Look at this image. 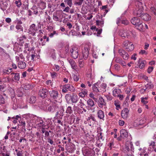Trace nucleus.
Masks as SVG:
<instances>
[{"label": "nucleus", "instance_id": "4be33fe9", "mask_svg": "<svg viewBox=\"0 0 156 156\" xmlns=\"http://www.w3.org/2000/svg\"><path fill=\"white\" fill-rule=\"evenodd\" d=\"M63 116V113H59V112L58 111L56 112L55 116L54 118V119L55 120L62 119Z\"/></svg>", "mask_w": 156, "mask_h": 156}, {"label": "nucleus", "instance_id": "37998d69", "mask_svg": "<svg viewBox=\"0 0 156 156\" xmlns=\"http://www.w3.org/2000/svg\"><path fill=\"white\" fill-rule=\"evenodd\" d=\"M15 3L16 4V6L19 8L22 5V3L21 2V0L16 1H15Z\"/></svg>", "mask_w": 156, "mask_h": 156}, {"label": "nucleus", "instance_id": "13d9d810", "mask_svg": "<svg viewBox=\"0 0 156 156\" xmlns=\"http://www.w3.org/2000/svg\"><path fill=\"white\" fill-rule=\"evenodd\" d=\"M26 38V37L25 35H22V36L20 37L19 38V40L20 41H23L24 40H25Z\"/></svg>", "mask_w": 156, "mask_h": 156}, {"label": "nucleus", "instance_id": "69168bd1", "mask_svg": "<svg viewBox=\"0 0 156 156\" xmlns=\"http://www.w3.org/2000/svg\"><path fill=\"white\" fill-rule=\"evenodd\" d=\"M51 75L52 78H54L55 77H57V74L55 72H53L51 73Z\"/></svg>", "mask_w": 156, "mask_h": 156}, {"label": "nucleus", "instance_id": "ea45409f", "mask_svg": "<svg viewBox=\"0 0 156 156\" xmlns=\"http://www.w3.org/2000/svg\"><path fill=\"white\" fill-rule=\"evenodd\" d=\"M96 84H95L93 85L92 89L93 91L95 92H98L99 91L97 87H96Z\"/></svg>", "mask_w": 156, "mask_h": 156}, {"label": "nucleus", "instance_id": "338daca9", "mask_svg": "<svg viewBox=\"0 0 156 156\" xmlns=\"http://www.w3.org/2000/svg\"><path fill=\"white\" fill-rule=\"evenodd\" d=\"M121 23L124 25H127L129 23V21L127 20H122Z\"/></svg>", "mask_w": 156, "mask_h": 156}, {"label": "nucleus", "instance_id": "2f4dec72", "mask_svg": "<svg viewBox=\"0 0 156 156\" xmlns=\"http://www.w3.org/2000/svg\"><path fill=\"white\" fill-rule=\"evenodd\" d=\"M36 101V97L34 96H31L29 100V103L30 104L34 103Z\"/></svg>", "mask_w": 156, "mask_h": 156}, {"label": "nucleus", "instance_id": "a19ab883", "mask_svg": "<svg viewBox=\"0 0 156 156\" xmlns=\"http://www.w3.org/2000/svg\"><path fill=\"white\" fill-rule=\"evenodd\" d=\"M149 146L152 147V148L154 149L155 146V142L154 141H152L151 142L149 143Z\"/></svg>", "mask_w": 156, "mask_h": 156}, {"label": "nucleus", "instance_id": "a878e982", "mask_svg": "<svg viewBox=\"0 0 156 156\" xmlns=\"http://www.w3.org/2000/svg\"><path fill=\"white\" fill-rule=\"evenodd\" d=\"M48 105V104L47 103L46 101L44 100L42 101V104L41 106L42 108L44 110H45Z\"/></svg>", "mask_w": 156, "mask_h": 156}, {"label": "nucleus", "instance_id": "680f3d73", "mask_svg": "<svg viewBox=\"0 0 156 156\" xmlns=\"http://www.w3.org/2000/svg\"><path fill=\"white\" fill-rule=\"evenodd\" d=\"M55 34L57 35L58 33L56 32V31H53V33H51L49 34V36L50 37H53V36Z\"/></svg>", "mask_w": 156, "mask_h": 156}, {"label": "nucleus", "instance_id": "58836bf2", "mask_svg": "<svg viewBox=\"0 0 156 156\" xmlns=\"http://www.w3.org/2000/svg\"><path fill=\"white\" fill-rule=\"evenodd\" d=\"M90 120L93 121L94 122L96 121L94 117L92 115H90L88 117L87 119V121L88 122H89L90 121Z\"/></svg>", "mask_w": 156, "mask_h": 156}, {"label": "nucleus", "instance_id": "2eb2a0df", "mask_svg": "<svg viewBox=\"0 0 156 156\" xmlns=\"http://www.w3.org/2000/svg\"><path fill=\"white\" fill-rule=\"evenodd\" d=\"M136 8L138 9H143V4L140 0H136L135 2Z\"/></svg>", "mask_w": 156, "mask_h": 156}, {"label": "nucleus", "instance_id": "de8ad7c7", "mask_svg": "<svg viewBox=\"0 0 156 156\" xmlns=\"http://www.w3.org/2000/svg\"><path fill=\"white\" fill-rule=\"evenodd\" d=\"M78 63L80 67L82 68L83 66L84 62L81 59L79 60Z\"/></svg>", "mask_w": 156, "mask_h": 156}, {"label": "nucleus", "instance_id": "bf43d9fd", "mask_svg": "<svg viewBox=\"0 0 156 156\" xmlns=\"http://www.w3.org/2000/svg\"><path fill=\"white\" fill-rule=\"evenodd\" d=\"M72 0H67L66 2L67 3L70 7H71L72 5Z\"/></svg>", "mask_w": 156, "mask_h": 156}, {"label": "nucleus", "instance_id": "6ab92c4d", "mask_svg": "<svg viewBox=\"0 0 156 156\" xmlns=\"http://www.w3.org/2000/svg\"><path fill=\"white\" fill-rule=\"evenodd\" d=\"M26 136L27 139L29 141H31L32 143L34 142V141L33 140V138L34 135L32 132H31L30 133H27Z\"/></svg>", "mask_w": 156, "mask_h": 156}, {"label": "nucleus", "instance_id": "864d4df0", "mask_svg": "<svg viewBox=\"0 0 156 156\" xmlns=\"http://www.w3.org/2000/svg\"><path fill=\"white\" fill-rule=\"evenodd\" d=\"M96 144H97V146L98 147H101L103 145V143L102 142H101L100 140H98L97 141Z\"/></svg>", "mask_w": 156, "mask_h": 156}, {"label": "nucleus", "instance_id": "603ef678", "mask_svg": "<svg viewBox=\"0 0 156 156\" xmlns=\"http://www.w3.org/2000/svg\"><path fill=\"white\" fill-rule=\"evenodd\" d=\"M17 94L19 97H22L23 95V92L19 90H18L17 91Z\"/></svg>", "mask_w": 156, "mask_h": 156}, {"label": "nucleus", "instance_id": "473e14b6", "mask_svg": "<svg viewBox=\"0 0 156 156\" xmlns=\"http://www.w3.org/2000/svg\"><path fill=\"white\" fill-rule=\"evenodd\" d=\"M120 90L115 89L113 91V95L114 97H116L119 94Z\"/></svg>", "mask_w": 156, "mask_h": 156}, {"label": "nucleus", "instance_id": "f704fd0d", "mask_svg": "<svg viewBox=\"0 0 156 156\" xmlns=\"http://www.w3.org/2000/svg\"><path fill=\"white\" fill-rule=\"evenodd\" d=\"M66 113L71 114L73 113V110L71 106H68L66 109Z\"/></svg>", "mask_w": 156, "mask_h": 156}, {"label": "nucleus", "instance_id": "9b49d317", "mask_svg": "<svg viewBox=\"0 0 156 156\" xmlns=\"http://www.w3.org/2000/svg\"><path fill=\"white\" fill-rule=\"evenodd\" d=\"M98 104V106L101 108H102L103 106H105L106 105V103L102 97L99 98Z\"/></svg>", "mask_w": 156, "mask_h": 156}, {"label": "nucleus", "instance_id": "6e6d98bb", "mask_svg": "<svg viewBox=\"0 0 156 156\" xmlns=\"http://www.w3.org/2000/svg\"><path fill=\"white\" fill-rule=\"evenodd\" d=\"M154 69L153 66H149L147 69V72L148 73H150Z\"/></svg>", "mask_w": 156, "mask_h": 156}, {"label": "nucleus", "instance_id": "5fc2aeb1", "mask_svg": "<svg viewBox=\"0 0 156 156\" xmlns=\"http://www.w3.org/2000/svg\"><path fill=\"white\" fill-rule=\"evenodd\" d=\"M12 69L10 68L9 69V70L8 69H4L3 70V72L4 74H8L10 73Z\"/></svg>", "mask_w": 156, "mask_h": 156}, {"label": "nucleus", "instance_id": "49530a36", "mask_svg": "<svg viewBox=\"0 0 156 156\" xmlns=\"http://www.w3.org/2000/svg\"><path fill=\"white\" fill-rule=\"evenodd\" d=\"M151 11L154 15L156 16V9L154 7H151L150 8Z\"/></svg>", "mask_w": 156, "mask_h": 156}, {"label": "nucleus", "instance_id": "4d7b16f0", "mask_svg": "<svg viewBox=\"0 0 156 156\" xmlns=\"http://www.w3.org/2000/svg\"><path fill=\"white\" fill-rule=\"evenodd\" d=\"M23 153L22 151H19L16 153L17 156H23Z\"/></svg>", "mask_w": 156, "mask_h": 156}, {"label": "nucleus", "instance_id": "b1692460", "mask_svg": "<svg viewBox=\"0 0 156 156\" xmlns=\"http://www.w3.org/2000/svg\"><path fill=\"white\" fill-rule=\"evenodd\" d=\"M98 116L100 119H103L104 117V112L101 110H99L98 112Z\"/></svg>", "mask_w": 156, "mask_h": 156}, {"label": "nucleus", "instance_id": "7c9ffc66", "mask_svg": "<svg viewBox=\"0 0 156 156\" xmlns=\"http://www.w3.org/2000/svg\"><path fill=\"white\" fill-rule=\"evenodd\" d=\"M38 6L40 9H43L46 8V3L43 2H41L39 4Z\"/></svg>", "mask_w": 156, "mask_h": 156}, {"label": "nucleus", "instance_id": "aec40b11", "mask_svg": "<svg viewBox=\"0 0 156 156\" xmlns=\"http://www.w3.org/2000/svg\"><path fill=\"white\" fill-rule=\"evenodd\" d=\"M143 10L136 9L133 11V14L137 17H141L143 14L142 12Z\"/></svg>", "mask_w": 156, "mask_h": 156}, {"label": "nucleus", "instance_id": "a18cd8bd", "mask_svg": "<svg viewBox=\"0 0 156 156\" xmlns=\"http://www.w3.org/2000/svg\"><path fill=\"white\" fill-rule=\"evenodd\" d=\"M71 96L69 94H66L65 96V98L67 102L69 101L70 100H71Z\"/></svg>", "mask_w": 156, "mask_h": 156}, {"label": "nucleus", "instance_id": "e433bc0d", "mask_svg": "<svg viewBox=\"0 0 156 156\" xmlns=\"http://www.w3.org/2000/svg\"><path fill=\"white\" fill-rule=\"evenodd\" d=\"M23 88L25 90H28L31 88V86L29 84H26L23 85Z\"/></svg>", "mask_w": 156, "mask_h": 156}, {"label": "nucleus", "instance_id": "6e6552de", "mask_svg": "<svg viewBox=\"0 0 156 156\" xmlns=\"http://www.w3.org/2000/svg\"><path fill=\"white\" fill-rule=\"evenodd\" d=\"M58 108L57 105L55 103H52L48 107V110L49 112H53L56 111Z\"/></svg>", "mask_w": 156, "mask_h": 156}, {"label": "nucleus", "instance_id": "39448f33", "mask_svg": "<svg viewBox=\"0 0 156 156\" xmlns=\"http://www.w3.org/2000/svg\"><path fill=\"white\" fill-rule=\"evenodd\" d=\"M37 30V29L34 23H33L30 26L28 30L29 33L34 36H35L36 32Z\"/></svg>", "mask_w": 156, "mask_h": 156}, {"label": "nucleus", "instance_id": "09e8293b", "mask_svg": "<svg viewBox=\"0 0 156 156\" xmlns=\"http://www.w3.org/2000/svg\"><path fill=\"white\" fill-rule=\"evenodd\" d=\"M16 28L18 30H23V27L21 25L19 24H17L16 26Z\"/></svg>", "mask_w": 156, "mask_h": 156}, {"label": "nucleus", "instance_id": "dca6fc26", "mask_svg": "<svg viewBox=\"0 0 156 156\" xmlns=\"http://www.w3.org/2000/svg\"><path fill=\"white\" fill-rule=\"evenodd\" d=\"M128 136V132L126 129H122L120 131V137L123 138Z\"/></svg>", "mask_w": 156, "mask_h": 156}, {"label": "nucleus", "instance_id": "f257e3e1", "mask_svg": "<svg viewBox=\"0 0 156 156\" xmlns=\"http://www.w3.org/2000/svg\"><path fill=\"white\" fill-rule=\"evenodd\" d=\"M131 22L137 29L140 31L143 30L144 26L142 21L140 19L136 17H134L131 19Z\"/></svg>", "mask_w": 156, "mask_h": 156}, {"label": "nucleus", "instance_id": "72a5a7b5", "mask_svg": "<svg viewBox=\"0 0 156 156\" xmlns=\"http://www.w3.org/2000/svg\"><path fill=\"white\" fill-rule=\"evenodd\" d=\"M96 23L97 25L100 26L102 27L104 26V20H97L96 21Z\"/></svg>", "mask_w": 156, "mask_h": 156}, {"label": "nucleus", "instance_id": "8fccbe9b", "mask_svg": "<svg viewBox=\"0 0 156 156\" xmlns=\"http://www.w3.org/2000/svg\"><path fill=\"white\" fill-rule=\"evenodd\" d=\"M83 1V0H79L78 2H75L74 5H81Z\"/></svg>", "mask_w": 156, "mask_h": 156}, {"label": "nucleus", "instance_id": "f03ea898", "mask_svg": "<svg viewBox=\"0 0 156 156\" xmlns=\"http://www.w3.org/2000/svg\"><path fill=\"white\" fill-rule=\"evenodd\" d=\"M71 55L72 57L74 59H76L79 55V49L75 47H73L70 50Z\"/></svg>", "mask_w": 156, "mask_h": 156}, {"label": "nucleus", "instance_id": "0eeeda50", "mask_svg": "<svg viewBox=\"0 0 156 156\" xmlns=\"http://www.w3.org/2000/svg\"><path fill=\"white\" fill-rule=\"evenodd\" d=\"M48 91L45 89H41L40 90L39 92V95L42 98L46 97L48 95Z\"/></svg>", "mask_w": 156, "mask_h": 156}, {"label": "nucleus", "instance_id": "f3484780", "mask_svg": "<svg viewBox=\"0 0 156 156\" xmlns=\"http://www.w3.org/2000/svg\"><path fill=\"white\" fill-rule=\"evenodd\" d=\"M138 64H139V67L140 69H142L145 67L146 62L145 60L142 61L141 59L140 58L138 60Z\"/></svg>", "mask_w": 156, "mask_h": 156}, {"label": "nucleus", "instance_id": "bb28decb", "mask_svg": "<svg viewBox=\"0 0 156 156\" xmlns=\"http://www.w3.org/2000/svg\"><path fill=\"white\" fill-rule=\"evenodd\" d=\"M18 66L20 69H24L26 66V64L24 62H20L18 63Z\"/></svg>", "mask_w": 156, "mask_h": 156}, {"label": "nucleus", "instance_id": "1a4fd4ad", "mask_svg": "<svg viewBox=\"0 0 156 156\" xmlns=\"http://www.w3.org/2000/svg\"><path fill=\"white\" fill-rule=\"evenodd\" d=\"M129 113V110L128 108H125L122 111L121 116L123 119H127Z\"/></svg>", "mask_w": 156, "mask_h": 156}, {"label": "nucleus", "instance_id": "c9c22d12", "mask_svg": "<svg viewBox=\"0 0 156 156\" xmlns=\"http://www.w3.org/2000/svg\"><path fill=\"white\" fill-rule=\"evenodd\" d=\"M114 105L116 106V109L117 110H119V109L121 108V106L119 102V101H115L114 102Z\"/></svg>", "mask_w": 156, "mask_h": 156}, {"label": "nucleus", "instance_id": "c03bdc74", "mask_svg": "<svg viewBox=\"0 0 156 156\" xmlns=\"http://www.w3.org/2000/svg\"><path fill=\"white\" fill-rule=\"evenodd\" d=\"M53 19L55 21L57 22L59 21V18L56 14H53Z\"/></svg>", "mask_w": 156, "mask_h": 156}, {"label": "nucleus", "instance_id": "20e7f679", "mask_svg": "<svg viewBox=\"0 0 156 156\" xmlns=\"http://www.w3.org/2000/svg\"><path fill=\"white\" fill-rule=\"evenodd\" d=\"M90 47L88 45H86L82 49V53L83 58L86 59L89 55Z\"/></svg>", "mask_w": 156, "mask_h": 156}, {"label": "nucleus", "instance_id": "9d476101", "mask_svg": "<svg viewBox=\"0 0 156 156\" xmlns=\"http://www.w3.org/2000/svg\"><path fill=\"white\" fill-rule=\"evenodd\" d=\"M49 94L51 98L55 99H57L58 97V92L57 91L54 90L50 91Z\"/></svg>", "mask_w": 156, "mask_h": 156}, {"label": "nucleus", "instance_id": "c85d7f7f", "mask_svg": "<svg viewBox=\"0 0 156 156\" xmlns=\"http://www.w3.org/2000/svg\"><path fill=\"white\" fill-rule=\"evenodd\" d=\"M78 100V97L76 95H73L71 97V101L72 103H76Z\"/></svg>", "mask_w": 156, "mask_h": 156}, {"label": "nucleus", "instance_id": "a211bd4d", "mask_svg": "<svg viewBox=\"0 0 156 156\" xmlns=\"http://www.w3.org/2000/svg\"><path fill=\"white\" fill-rule=\"evenodd\" d=\"M140 17L145 21H148L151 19V16L149 14L145 13H143Z\"/></svg>", "mask_w": 156, "mask_h": 156}, {"label": "nucleus", "instance_id": "cd10ccee", "mask_svg": "<svg viewBox=\"0 0 156 156\" xmlns=\"http://www.w3.org/2000/svg\"><path fill=\"white\" fill-rule=\"evenodd\" d=\"M147 117H144L143 118H141L139 121V125H142L144 124L146 122L147 120Z\"/></svg>", "mask_w": 156, "mask_h": 156}, {"label": "nucleus", "instance_id": "e2e57ef3", "mask_svg": "<svg viewBox=\"0 0 156 156\" xmlns=\"http://www.w3.org/2000/svg\"><path fill=\"white\" fill-rule=\"evenodd\" d=\"M122 60L121 58H120L119 57H117L115 58V62L119 63H121Z\"/></svg>", "mask_w": 156, "mask_h": 156}, {"label": "nucleus", "instance_id": "f8f14e48", "mask_svg": "<svg viewBox=\"0 0 156 156\" xmlns=\"http://www.w3.org/2000/svg\"><path fill=\"white\" fill-rule=\"evenodd\" d=\"M83 153L85 156H93L91 150L89 148H84L83 150Z\"/></svg>", "mask_w": 156, "mask_h": 156}, {"label": "nucleus", "instance_id": "423d86ee", "mask_svg": "<svg viewBox=\"0 0 156 156\" xmlns=\"http://www.w3.org/2000/svg\"><path fill=\"white\" fill-rule=\"evenodd\" d=\"M118 53L120 55L122 56L124 59L127 60L128 58L129 55L128 53L123 49H119Z\"/></svg>", "mask_w": 156, "mask_h": 156}, {"label": "nucleus", "instance_id": "3c124183", "mask_svg": "<svg viewBox=\"0 0 156 156\" xmlns=\"http://www.w3.org/2000/svg\"><path fill=\"white\" fill-rule=\"evenodd\" d=\"M0 103L2 104H4L5 103L4 98L1 95H0Z\"/></svg>", "mask_w": 156, "mask_h": 156}, {"label": "nucleus", "instance_id": "4468645a", "mask_svg": "<svg viewBox=\"0 0 156 156\" xmlns=\"http://www.w3.org/2000/svg\"><path fill=\"white\" fill-rule=\"evenodd\" d=\"M68 61L70 65L72 68L75 70H76L77 69V66L76 62L73 59H68Z\"/></svg>", "mask_w": 156, "mask_h": 156}, {"label": "nucleus", "instance_id": "ddd939ff", "mask_svg": "<svg viewBox=\"0 0 156 156\" xmlns=\"http://www.w3.org/2000/svg\"><path fill=\"white\" fill-rule=\"evenodd\" d=\"M66 149L69 153H73L76 149L75 146L74 144H71L66 147Z\"/></svg>", "mask_w": 156, "mask_h": 156}, {"label": "nucleus", "instance_id": "79ce46f5", "mask_svg": "<svg viewBox=\"0 0 156 156\" xmlns=\"http://www.w3.org/2000/svg\"><path fill=\"white\" fill-rule=\"evenodd\" d=\"M11 75H12V77L14 76V77L12 78H19L20 77L19 74L18 73H15V74L13 73H11Z\"/></svg>", "mask_w": 156, "mask_h": 156}, {"label": "nucleus", "instance_id": "774afa93", "mask_svg": "<svg viewBox=\"0 0 156 156\" xmlns=\"http://www.w3.org/2000/svg\"><path fill=\"white\" fill-rule=\"evenodd\" d=\"M129 43V42L127 41H126L123 42V44L124 47H126V46H128Z\"/></svg>", "mask_w": 156, "mask_h": 156}, {"label": "nucleus", "instance_id": "052dcab7", "mask_svg": "<svg viewBox=\"0 0 156 156\" xmlns=\"http://www.w3.org/2000/svg\"><path fill=\"white\" fill-rule=\"evenodd\" d=\"M147 88L150 89L152 88L153 87V85L151 83L148 84L147 85H146L145 86Z\"/></svg>", "mask_w": 156, "mask_h": 156}, {"label": "nucleus", "instance_id": "412c9836", "mask_svg": "<svg viewBox=\"0 0 156 156\" xmlns=\"http://www.w3.org/2000/svg\"><path fill=\"white\" fill-rule=\"evenodd\" d=\"M49 52L52 58L54 59H55L56 58L55 50L53 49L50 48L49 50Z\"/></svg>", "mask_w": 156, "mask_h": 156}, {"label": "nucleus", "instance_id": "7ed1b4c3", "mask_svg": "<svg viewBox=\"0 0 156 156\" xmlns=\"http://www.w3.org/2000/svg\"><path fill=\"white\" fill-rule=\"evenodd\" d=\"M34 120L35 121V123L36 124L37 127L41 128V127L45 126L44 124V121L41 118L35 117Z\"/></svg>", "mask_w": 156, "mask_h": 156}, {"label": "nucleus", "instance_id": "0e129e2a", "mask_svg": "<svg viewBox=\"0 0 156 156\" xmlns=\"http://www.w3.org/2000/svg\"><path fill=\"white\" fill-rule=\"evenodd\" d=\"M107 100L108 101H110L112 100L113 97L108 95H106L105 96Z\"/></svg>", "mask_w": 156, "mask_h": 156}, {"label": "nucleus", "instance_id": "5701e85b", "mask_svg": "<svg viewBox=\"0 0 156 156\" xmlns=\"http://www.w3.org/2000/svg\"><path fill=\"white\" fill-rule=\"evenodd\" d=\"M20 123L21 124V126H22L23 127L25 128L26 122H27V120L26 118L24 117L21 119L19 121Z\"/></svg>", "mask_w": 156, "mask_h": 156}, {"label": "nucleus", "instance_id": "c756f323", "mask_svg": "<svg viewBox=\"0 0 156 156\" xmlns=\"http://www.w3.org/2000/svg\"><path fill=\"white\" fill-rule=\"evenodd\" d=\"M87 103L88 106L90 107H92L95 105L94 101L90 99L87 100Z\"/></svg>", "mask_w": 156, "mask_h": 156}, {"label": "nucleus", "instance_id": "393cba45", "mask_svg": "<svg viewBox=\"0 0 156 156\" xmlns=\"http://www.w3.org/2000/svg\"><path fill=\"white\" fill-rule=\"evenodd\" d=\"M9 93L11 98L12 99L14 98L15 96V93L14 90L11 87L9 88Z\"/></svg>", "mask_w": 156, "mask_h": 156}, {"label": "nucleus", "instance_id": "4c0bfd02", "mask_svg": "<svg viewBox=\"0 0 156 156\" xmlns=\"http://www.w3.org/2000/svg\"><path fill=\"white\" fill-rule=\"evenodd\" d=\"M148 98L147 97H145V98H141V102L144 104L146 105L147 104L148 101H147Z\"/></svg>", "mask_w": 156, "mask_h": 156}]
</instances>
